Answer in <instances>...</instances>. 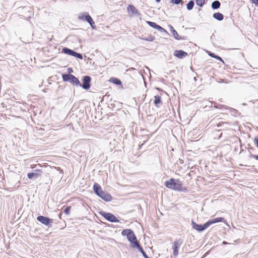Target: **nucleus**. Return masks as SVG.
<instances>
[{
  "instance_id": "obj_19",
  "label": "nucleus",
  "mask_w": 258,
  "mask_h": 258,
  "mask_svg": "<svg viewBox=\"0 0 258 258\" xmlns=\"http://www.w3.org/2000/svg\"><path fill=\"white\" fill-rule=\"evenodd\" d=\"M221 3L219 1H215L211 4V7L214 10L218 9L220 8Z\"/></svg>"
},
{
  "instance_id": "obj_15",
  "label": "nucleus",
  "mask_w": 258,
  "mask_h": 258,
  "mask_svg": "<svg viewBox=\"0 0 258 258\" xmlns=\"http://www.w3.org/2000/svg\"><path fill=\"white\" fill-rule=\"evenodd\" d=\"M170 30L171 33H172L175 39L177 40L184 39L183 38L179 36L176 31L174 29V28L172 26H170Z\"/></svg>"
},
{
  "instance_id": "obj_21",
  "label": "nucleus",
  "mask_w": 258,
  "mask_h": 258,
  "mask_svg": "<svg viewBox=\"0 0 258 258\" xmlns=\"http://www.w3.org/2000/svg\"><path fill=\"white\" fill-rule=\"evenodd\" d=\"M110 81L117 85H121L122 83L121 81L116 78H112L110 79Z\"/></svg>"
},
{
  "instance_id": "obj_34",
  "label": "nucleus",
  "mask_w": 258,
  "mask_h": 258,
  "mask_svg": "<svg viewBox=\"0 0 258 258\" xmlns=\"http://www.w3.org/2000/svg\"><path fill=\"white\" fill-rule=\"evenodd\" d=\"M251 1H252V2L253 3H254V4H257L258 3V0H250Z\"/></svg>"
},
{
  "instance_id": "obj_26",
  "label": "nucleus",
  "mask_w": 258,
  "mask_h": 258,
  "mask_svg": "<svg viewBox=\"0 0 258 258\" xmlns=\"http://www.w3.org/2000/svg\"><path fill=\"white\" fill-rule=\"evenodd\" d=\"M156 29L158 30L160 32H166V33L167 32L166 30H165L163 28L161 27L160 26H159L158 25H157Z\"/></svg>"
},
{
  "instance_id": "obj_12",
  "label": "nucleus",
  "mask_w": 258,
  "mask_h": 258,
  "mask_svg": "<svg viewBox=\"0 0 258 258\" xmlns=\"http://www.w3.org/2000/svg\"><path fill=\"white\" fill-rule=\"evenodd\" d=\"M80 18L83 20L87 21L90 25L92 28H94L93 25L94 24V22L91 17L87 14L86 15L82 16L80 17Z\"/></svg>"
},
{
  "instance_id": "obj_25",
  "label": "nucleus",
  "mask_w": 258,
  "mask_h": 258,
  "mask_svg": "<svg viewBox=\"0 0 258 258\" xmlns=\"http://www.w3.org/2000/svg\"><path fill=\"white\" fill-rule=\"evenodd\" d=\"M70 210H71V207H67L64 208V209L63 210V212L66 215H69L70 213Z\"/></svg>"
},
{
  "instance_id": "obj_11",
  "label": "nucleus",
  "mask_w": 258,
  "mask_h": 258,
  "mask_svg": "<svg viewBox=\"0 0 258 258\" xmlns=\"http://www.w3.org/2000/svg\"><path fill=\"white\" fill-rule=\"evenodd\" d=\"M98 197H99L105 202H110L112 200V197L109 194L104 191H103L102 193H100V195H98Z\"/></svg>"
},
{
  "instance_id": "obj_1",
  "label": "nucleus",
  "mask_w": 258,
  "mask_h": 258,
  "mask_svg": "<svg viewBox=\"0 0 258 258\" xmlns=\"http://www.w3.org/2000/svg\"><path fill=\"white\" fill-rule=\"evenodd\" d=\"M165 185L170 189L184 191L186 190L185 187L182 186V183L178 179L170 178L169 180H167L165 182Z\"/></svg>"
},
{
  "instance_id": "obj_27",
  "label": "nucleus",
  "mask_w": 258,
  "mask_h": 258,
  "mask_svg": "<svg viewBox=\"0 0 258 258\" xmlns=\"http://www.w3.org/2000/svg\"><path fill=\"white\" fill-rule=\"evenodd\" d=\"M155 38L154 36H152L151 35L148 36L147 38H145L144 39V40L149 41H153L154 40Z\"/></svg>"
},
{
  "instance_id": "obj_36",
  "label": "nucleus",
  "mask_w": 258,
  "mask_h": 258,
  "mask_svg": "<svg viewBox=\"0 0 258 258\" xmlns=\"http://www.w3.org/2000/svg\"><path fill=\"white\" fill-rule=\"evenodd\" d=\"M146 141H144V143L143 144H142V145L140 146V148L144 144V143H145Z\"/></svg>"
},
{
  "instance_id": "obj_23",
  "label": "nucleus",
  "mask_w": 258,
  "mask_h": 258,
  "mask_svg": "<svg viewBox=\"0 0 258 258\" xmlns=\"http://www.w3.org/2000/svg\"><path fill=\"white\" fill-rule=\"evenodd\" d=\"M205 0H196V4L200 7H202L205 4Z\"/></svg>"
},
{
  "instance_id": "obj_17",
  "label": "nucleus",
  "mask_w": 258,
  "mask_h": 258,
  "mask_svg": "<svg viewBox=\"0 0 258 258\" xmlns=\"http://www.w3.org/2000/svg\"><path fill=\"white\" fill-rule=\"evenodd\" d=\"M213 17L214 18L219 21L223 20L224 19L223 15L219 12L214 13Z\"/></svg>"
},
{
  "instance_id": "obj_30",
  "label": "nucleus",
  "mask_w": 258,
  "mask_h": 258,
  "mask_svg": "<svg viewBox=\"0 0 258 258\" xmlns=\"http://www.w3.org/2000/svg\"><path fill=\"white\" fill-rule=\"evenodd\" d=\"M254 142L258 148V137L255 138V139L254 140Z\"/></svg>"
},
{
  "instance_id": "obj_7",
  "label": "nucleus",
  "mask_w": 258,
  "mask_h": 258,
  "mask_svg": "<svg viewBox=\"0 0 258 258\" xmlns=\"http://www.w3.org/2000/svg\"><path fill=\"white\" fill-rule=\"evenodd\" d=\"M37 220L41 223L48 226H51V223H52L53 220L49 219L47 217L43 216H39L37 217Z\"/></svg>"
},
{
  "instance_id": "obj_10",
  "label": "nucleus",
  "mask_w": 258,
  "mask_h": 258,
  "mask_svg": "<svg viewBox=\"0 0 258 258\" xmlns=\"http://www.w3.org/2000/svg\"><path fill=\"white\" fill-rule=\"evenodd\" d=\"M42 173V171L40 169H36L34 170V172L31 173H28L27 174V177L29 179H32L33 178H37L41 176Z\"/></svg>"
},
{
  "instance_id": "obj_5",
  "label": "nucleus",
  "mask_w": 258,
  "mask_h": 258,
  "mask_svg": "<svg viewBox=\"0 0 258 258\" xmlns=\"http://www.w3.org/2000/svg\"><path fill=\"white\" fill-rule=\"evenodd\" d=\"M183 243V240L180 239H176L173 242L172 246L173 255L174 256L176 257L178 254V248L181 246Z\"/></svg>"
},
{
  "instance_id": "obj_3",
  "label": "nucleus",
  "mask_w": 258,
  "mask_h": 258,
  "mask_svg": "<svg viewBox=\"0 0 258 258\" xmlns=\"http://www.w3.org/2000/svg\"><path fill=\"white\" fill-rule=\"evenodd\" d=\"M62 78L64 82H69L76 86L81 85V83L77 78L72 74H63Z\"/></svg>"
},
{
  "instance_id": "obj_33",
  "label": "nucleus",
  "mask_w": 258,
  "mask_h": 258,
  "mask_svg": "<svg viewBox=\"0 0 258 258\" xmlns=\"http://www.w3.org/2000/svg\"><path fill=\"white\" fill-rule=\"evenodd\" d=\"M209 55H210V56H211V57H214H214H215V56H216V55H215L214 53H212V52H210V53H209Z\"/></svg>"
},
{
  "instance_id": "obj_22",
  "label": "nucleus",
  "mask_w": 258,
  "mask_h": 258,
  "mask_svg": "<svg viewBox=\"0 0 258 258\" xmlns=\"http://www.w3.org/2000/svg\"><path fill=\"white\" fill-rule=\"evenodd\" d=\"M195 3L193 1H190L186 5V9L190 11L191 10L194 6Z\"/></svg>"
},
{
  "instance_id": "obj_16",
  "label": "nucleus",
  "mask_w": 258,
  "mask_h": 258,
  "mask_svg": "<svg viewBox=\"0 0 258 258\" xmlns=\"http://www.w3.org/2000/svg\"><path fill=\"white\" fill-rule=\"evenodd\" d=\"M223 220H224L223 218L218 217V218H216L212 219V220H210L207 222V224H208V226L209 227L211 225L216 223L222 222Z\"/></svg>"
},
{
  "instance_id": "obj_32",
  "label": "nucleus",
  "mask_w": 258,
  "mask_h": 258,
  "mask_svg": "<svg viewBox=\"0 0 258 258\" xmlns=\"http://www.w3.org/2000/svg\"><path fill=\"white\" fill-rule=\"evenodd\" d=\"M68 71L69 73V74H70L71 73H72L73 72V69L71 68H68Z\"/></svg>"
},
{
  "instance_id": "obj_13",
  "label": "nucleus",
  "mask_w": 258,
  "mask_h": 258,
  "mask_svg": "<svg viewBox=\"0 0 258 258\" xmlns=\"http://www.w3.org/2000/svg\"><path fill=\"white\" fill-rule=\"evenodd\" d=\"M174 55L179 58H182L185 57L187 53L182 50H176L174 51Z\"/></svg>"
},
{
  "instance_id": "obj_35",
  "label": "nucleus",
  "mask_w": 258,
  "mask_h": 258,
  "mask_svg": "<svg viewBox=\"0 0 258 258\" xmlns=\"http://www.w3.org/2000/svg\"><path fill=\"white\" fill-rule=\"evenodd\" d=\"M225 123H226V122H222L221 123H218V124H217V126H218V127H219L220 126H221V124H225Z\"/></svg>"
},
{
  "instance_id": "obj_29",
  "label": "nucleus",
  "mask_w": 258,
  "mask_h": 258,
  "mask_svg": "<svg viewBox=\"0 0 258 258\" xmlns=\"http://www.w3.org/2000/svg\"><path fill=\"white\" fill-rule=\"evenodd\" d=\"M250 157L251 158H254L255 160H258V155H254V154H250Z\"/></svg>"
},
{
  "instance_id": "obj_18",
  "label": "nucleus",
  "mask_w": 258,
  "mask_h": 258,
  "mask_svg": "<svg viewBox=\"0 0 258 258\" xmlns=\"http://www.w3.org/2000/svg\"><path fill=\"white\" fill-rule=\"evenodd\" d=\"M127 11L128 13H132L133 14H136L138 13V10L132 5L128 6Z\"/></svg>"
},
{
  "instance_id": "obj_28",
  "label": "nucleus",
  "mask_w": 258,
  "mask_h": 258,
  "mask_svg": "<svg viewBox=\"0 0 258 258\" xmlns=\"http://www.w3.org/2000/svg\"><path fill=\"white\" fill-rule=\"evenodd\" d=\"M182 0H171V2L175 5H178Z\"/></svg>"
},
{
  "instance_id": "obj_37",
  "label": "nucleus",
  "mask_w": 258,
  "mask_h": 258,
  "mask_svg": "<svg viewBox=\"0 0 258 258\" xmlns=\"http://www.w3.org/2000/svg\"><path fill=\"white\" fill-rule=\"evenodd\" d=\"M155 1H156V2L159 3L161 0H155Z\"/></svg>"
},
{
  "instance_id": "obj_14",
  "label": "nucleus",
  "mask_w": 258,
  "mask_h": 258,
  "mask_svg": "<svg viewBox=\"0 0 258 258\" xmlns=\"http://www.w3.org/2000/svg\"><path fill=\"white\" fill-rule=\"evenodd\" d=\"M93 190H94V193L96 195H97L98 196V195H100V193H102V192L103 191V190L101 188V187L97 183H95L93 185Z\"/></svg>"
},
{
  "instance_id": "obj_9",
  "label": "nucleus",
  "mask_w": 258,
  "mask_h": 258,
  "mask_svg": "<svg viewBox=\"0 0 258 258\" xmlns=\"http://www.w3.org/2000/svg\"><path fill=\"white\" fill-rule=\"evenodd\" d=\"M191 224L192 226V228L199 232H201L205 230L209 227L207 222L205 223L203 225H201L197 224L196 222L192 221Z\"/></svg>"
},
{
  "instance_id": "obj_6",
  "label": "nucleus",
  "mask_w": 258,
  "mask_h": 258,
  "mask_svg": "<svg viewBox=\"0 0 258 258\" xmlns=\"http://www.w3.org/2000/svg\"><path fill=\"white\" fill-rule=\"evenodd\" d=\"M100 214L108 221L111 222H119V220L117 218L111 213L101 211L100 212Z\"/></svg>"
},
{
  "instance_id": "obj_4",
  "label": "nucleus",
  "mask_w": 258,
  "mask_h": 258,
  "mask_svg": "<svg viewBox=\"0 0 258 258\" xmlns=\"http://www.w3.org/2000/svg\"><path fill=\"white\" fill-rule=\"evenodd\" d=\"M61 52L76 57L81 59H83V56L82 54L77 52L76 51H75L73 50H72L67 47H63L62 49Z\"/></svg>"
},
{
  "instance_id": "obj_20",
  "label": "nucleus",
  "mask_w": 258,
  "mask_h": 258,
  "mask_svg": "<svg viewBox=\"0 0 258 258\" xmlns=\"http://www.w3.org/2000/svg\"><path fill=\"white\" fill-rule=\"evenodd\" d=\"M154 103L157 107H158V105L161 103V99L160 96L156 95L155 96Z\"/></svg>"
},
{
  "instance_id": "obj_8",
  "label": "nucleus",
  "mask_w": 258,
  "mask_h": 258,
  "mask_svg": "<svg viewBox=\"0 0 258 258\" xmlns=\"http://www.w3.org/2000/svg\"><path fill=\"white\" fill-rule=\"evenodd\" d=\"M91 77L89 76H85L83 77V84L80 86L82 87L84 89L88 90L91 86Z\"/></svg>"
},
{
  "instance_id": "obj_31",
  "label": "nucleus",
  "mask_w": 258,
  "mask_h": 258,
  "mask_svg": "<svg viewBox=\"0 0 258 258\" xmlns=\"http://www.w3.org/2000/svg\"><path fill=\"white\" fill-rule=\"evenodd\" d=\"M214 58H215L217 59H218V60H220V61H223L222 59V58H221V57H220L219 56H218V55H216V56H215V57H214Z\"/></svg>"
},
{
  "instance_id": "obj_24",
  "label": "nucleus",
  "mask_w": 258,
  "mask_h": 258,
  "mask_svg": "<svg viewBox=\"0 0 258 258\" xmlns=\"http://www.w3.org/2000/svg\"><path fill=\"white\" fill-rule=\"evenodd\" d=\"M146 23L151 27L156 29L157 26V24L156 23L151 22V21H147Z\"/></svg>"
},
{
  "instance_id": "obj_2",
  "label": "nucleus",
  "mask_w": 258,
  "mask_h": 258,
  "mask_svg": "<svg viewBox=\"0 0 258 258\" xmlns=\"http://www.w3.org/2000/svg\"><path fill=\"white\" fill-rule=\"evenodd\" d=\"M121 234L122 236H126L127 240L134 245H132L133 247H136L139 243L137 240V237L134 234V232L129 229H126L122 231Z\"/></svg>"
}]
</instances>
